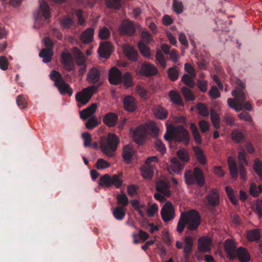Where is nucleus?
Instances as JSON below:
<instances>
[{"label": "nucleus", "mask_w": 262, "mask_h": 262, "mask_svg": "<svg viewBox=\"0 0 262 262\" xmlns=\"http://www.w3.org/2000/svg\"><path fill=\"white\" fill-rule=\"evenodd\" d=\"M187 222V228L189 230L194 231L198 229L201 224V217L199 212L191 210L188 212H183Z\"/></svg>", "instance_id": "7"}, {"label": "nucleus", "mask_w": 262, "mask_h": 262, "mask_svg": "<svg viewBox=\"0 0 262 262\" xmlns=\"http://www.w3.org/2000/svg\"><path fill=\"white\" fill-rule=\"evenodd\" d=\"M122 173L120 174H114L111 177L108 174H105L100 178L98 184L99 186L108 188L114 185L116 188H120L123 183V181L120 179V176Z\"/></svg>", "instance_id": "6"}, {"label": "nucleus", "mask_w": 262, "mask_h": 262, "mask_svg": "<svg viewBox=\"0 0 262 262\" xmlns=\"http://www.w3.org/2000/svg\"><path fill=\"white\" fill-rule=\"evenodd\" d=\"M231 137L234 142L236 143H240L242 142L244 139V136L243 134L239 131L238 130H233L231 134Z\"/></svg>", "instance_id": "52"}, {"label": "nucleus", "mask_w": 262, "mask_h": 262, "mask_svg": "<svg viewBox=\"0 0 262 262\" xmlns=\"http://www.w3.org/2000/svg\"><path fill=\"white\" fill-rule=\"evenodd\" d=\"M212 241L208 236H203L198 240V248L200 251L205 253L210 250V246Z\"/></svg>", "instance_id": "20"}, {"label": "nucleus", "mask_w": 262, "mask_h": 262, "mask_svg": "<svg viewBox=\"0 0 262 262\" xmlns=\"http://www.w3.org/2000/svg\"><path fill=\"white\" fill-rule=\"evenodd\" d=\"M123 105L124 109L130 112H135L137 108L135 99L130 95L125 97L123 99Z\"/></svg>", "instance_id": "21"}, {"label": "nucleus", "mask_w": 262, "mask_h": 262, "mask_svg": "<svg viewBox=\"0 0 262 262\" xmlns=\"http://www.w3.org/2000/svg\"><path fill=\"white\" fill-rule=\"evenodd\" d=\"M108 80L111 84L118 85L122 82V74L117 67L111 68L108 73Z\"/></svg>", "instance_id": "16"}, {"label": "nucleus", "mask_w": 262, "mask_h": 262, "mask_svg": "<svg viewBox=\"0 0 262 262\" xmlns=\"http://www.w3.org/2000/svg\"><path fill=\"white\" fill-rule=\"evenodd\" d=\"M193 150L197 161L202 165L206 164L207 161L203 150L199 146H193Z\"/></svg>", "instance_id": "29"}, {"label": "nucleus", "mask_w": 262, "mask_h": 262, "mask_svg": "<svg viewBox=\"0 0 262 262\" xmlns=\"http://www.w3.org/2000/svg\"><path fill=\"white\" fill-rule=\"evenodd\" d=\"M253 169L262 180V162L258 159H255L253 163Z\"/></svg>", "instance_id": "49"}, {"label": "nucleus", "mask_w": 262, "mask_h": 262, "mask_svg": "<svg viewBox=\"0 0 262 262\" xmlns=\"http://www.w3.org/2000/svg\"><path fill=\"white\" fill-rule=\"evenodd\" d=\"M181 81L191 89H193L195 83L193 79L190 77V76L187 74H185L182 76Z\"/></svg>", "instance_id": "55"}, {"label": "nucleus", "mask_w": 262, "mask_h": 262, "mask_svg": "<svg viewBox=\"0 0 262 262\" xmlns=\"http://www.w3.org/2000/svg\"><path fill=\"white\" fill-rule=\"evenodd\" d=\"M59 24L63 29H69L75 24L73 18L68 16H64L60 18Z\"/></svg>", "instance_id": "33"}, {"label": "nucleus", "mask_w": 262, "mask_h": 262, "mask_svg": "<svg viewBox=\"0 0 262 262\" xmlns=\"http://www.w3.org/2000/svg\"><path fill=\"white\" fill-rule=\"evenodd\" d=\"M184 178L186 183L188 185L196 184L202 187L205 183V176L203 171L199 167H194L193 173L190 171L185 172Z\"/></svg>", "instance_id": "4"}, {"label": "nucleus", "mask_w": 262, "mask_h": 262, "mask_svg": "<svg viewBox=\"0 0 262 262\" xmlns=\"http://www.w3.org/2000/svg\"><path fill=\"white\" fill-rule=\"evenodd\" d=\"M167 74L169 78L172 81H176L179 77V71L175 66L168 69Z\"/></svg>", "instance_id": "45"}, {"label": "nucleus", "mask_w": 262, "mask_h": 262, "mask_svg": "<svg viewBox=\"0 0 262 262\" xmlns=\"http://www.w3.org/2000/svg\"><path fill=\"white\" fill-rule=\"evenodd\" d=\"M111 35V32L108 29L104 27L99 30L98 36L100 39L105 40L109 38Z\"/></svg>", "instance_id": "57"}, {"label": "nucleus", "mask_w": 262, "mask_h": 262, "mask_svg": "<svg viewBox=\"0 0 262 262\" xmlns=\"http://www.w3.org/2000/svg\"><path fill=\"white\" fill-rule=\"evenodd\" d=\"M156 189L165 196H170L171 193L169 186L167 182L162 180H159L156 182Z\"/></svg>", "instance_id": "22"}, {"label": "nucleus", "mask_w": 262, "mask_h": 262, "mask_svg": "<svg viewBox=\"0 0 262 262\" xmlns=\"http://www.w3.org/2000/svg\"><path fill=\"white\" fill-rule=\"evenodd\" d=\"M190 129L194 140L198 144H201L202 139L196 126L194 123H192L190 125Z\"/></svg>", "instance_id": "41"}, {"label": "nucleus", "mask_w": 262, "mask_h": 262, "mask_svg": "<svg viewBox=\"0 0 262 262\" xmlns=\"http://www.w3.org/2000/svg\"><path fill=\"white\" fill-rule=\"evenodd\" d=\"M172 131L174 133V141L182 143L185 145L189 144L190 137L188 130L182 125H172Z\"/></svg>", "instance_id": "8"}, {"label": "nucleus", "mask_w": 262, "mask_h": 262, "mask_svg": "<svg viewBox=\"0 0 262 262\" xmlns=\"http://www.w3.org/2000/svg\"><path fill=\"white\" fill-rule=\"evenodd\" d=\"M87 80L89 83L93 84V85L89 87L97 91L102 84L100 81V72L99 70L94 67L92 68L88 73Z\"/></svg>", "instance_id": "9"}, {"label": "nucleus", "mask_w": 262, "mask_h": 262, "mask_svg": "<svg viewBox=\"0 0 262 262\" xmlns=\"http://www.w3.org/2000/svg\"><path fill=\"white\" fill-rule=\"evenodd\" d=\"M155 146L158 150L160 151L161 154H164L166 151V147L163 142L159 139H157L155 141Z\"/></svg>", "instance_id": "63"}, {"label": "nucleus", "mask_w": 262, "mask_h": 262, "mask_svg": "<svg viewBox=\"0 0 262 262\" xmlns=\"http://www.w3.org/2000/svg\"><path fill=\"white\" fill-rule=\"evenodd\" d=\"M193 246V238L191 236H187L185 238V245L183 248L184 259L188 260L192 251Z\"/></svg>", "instance_id": "24"}, {"label": "nucleus", "mask_w": 262, "mask_h": 262, "mask_svg": "<svg viewBox=\"0 0 262 262\" xmlns=\"http://www.w3.org/2000/svg\"><path fill=\"white\" fill-rule=\"evenodd\" d=\"M154 114L157 118L161 120L166 119L168 116V112L166 110L160 105L155 107Z\"/></svg>", "instance_id": "30"}, {"label": "nucleus", "mask_w": 262, "mask_h": 262, "mask_svg": "<svg viewBox=\"0 0 262 262\" xmlns=\"http://www.w3.org/2000/svg\"><path fill=\"white\" fill-rule=\"evenodd\" d=\"M185 215L183 214V212L181 213L177 224V231L180 233H182L184 231L185 226H187V222H186Z\"/></svg>", "instance_id": "47"}, {"label": "nucleus", "mask_w": 262, "mask_h": 262, "mask_svg": "<svg viewBox=\"0 0 262 262\" xmlns=\"http://www.w3.org/2000/svg\"><path fill=\"white\" fill-rule=\"evenodd\" d=\"M51 79L54 81L55 86L58 89L61 95L68 94L71 96L73 94V90L70 85L67 84L63 79L61 74L57 71L52 70L50 73Z\"/></svg>", "instance_id": "3"}, {"label": "nucleus", "mask_w": 262, "mask_h": 262, "mask_svg": "<svg viewBox=\"0 0 262 262\" xmlns=\"http://www.w3.org/2000/svg\"><path fill=\"white\" fill-rule=\"evenodd\" d=\"M16 101L18 106L20 108L23 109L26 107L28 102L26 97L24 95L17 96Z\"/></svg>", "instance_id": "53"}, {"label": "nucleus", "mask_w": 262, "mask_h": 262, "mask_svg": "<svg viewBox=\"0 0 262 262\" xmlns=\"http://www.w3.org/2000/svg\"><path fill=\"white\" fill-rule=\"evenodd\" d=\"M231 94L235 98H228V104L230 107L234 110L236 112H239L243 109V103L247 99L246 94L243 91H237L236 90H233Z\"/></svg>", "instance_id": "5"}, {"label": "nucleus", "mask_w": 262, "mask_h": 262, "mask_svg": "<svg viewBox=\"0 0 262 262\" xmlns=\"http://www.w3.org/2000/svg\"><path fill=\"white\" fill-rule=\"evenodd\" d=\"M182 93L187 101H193L195 98L191 90L187 87L183 86L182 88Z\"/></svg>", "instance_id": "40"}, {"label": "nucleus", "mask_w": 262, "mask_h": 262, "mask_svg": "<svg viewBox=\"0 0 262 262\" xmlns=\"http://www.w3.org/2000/svg\"><path fill=\"white\" fill-rule=\"evenodd\" d=\"M53 54V50L50 49H42L39 53V56L43 58L42 61L44 63H47L51 61Z\"/></svg>", "instance_id": "32"}, {"label": "nucleus", "mask_w": 262, "mask_h": 262, "mask_svg": "<svg viewBox=\"0 0 262 262\" xmlns=\"http://www.w3.org/2000/svg\"><path fill=\"white\" fill-rule=\"evenodd\" d=\"M156 58L162 68L163 69H165L166 67L165 59L163 53L160 50H158L157 51L156 54Z\"/></svg>", "instance_id": "56"}, {"label": "nucleus", "mask_w": 262, "mask_h": 262, "mask_svg": "<svg viewBox=\"0 0 262 262\" xmlns=\"http://www.w3.org/2000/svg\"><path fill=\"white\" fill-rule=\"evenodd\" d=\"M210 119L215 129H219L220 128V118L213 109L210 110Z\"/></svg>", "instance_id": "39"}, {"label": "nucleus", "mask_w": 262, "mask_h": 262, "mask_svg": "<svg viewBox=\"0 0 262 262\" xmlns=\"http://www.w3.org/2000/svg\"><path fill=\"white\" fill-rule=\"evenodd\" d=\"M260 237V233L258 230H250L247 233V238L249 241L253 242L257 241Z\"/></svg>", "instance_id": "51"}, {"label": "nucleus", "mask_w": 262, "mask_h": 262, "mask_svg": "<svg viewBox=\"0 0 262 262\" xmlns=\"http://www.w3.org/2000/svg\"><path fill=\"white\" fill-rule=\"evenodd\" d=\"M171 167L174 172H179L183 169V164L176 158H173L171 160Z\"/></svg>", "instance_id": "43"}, {"label": "nucleus", "mask_w": 262, "mask_h": 262, "mask_svg": "<svg viewBox=\"0 0 262 262\" xmlns=\"http://www.w3.org/2000/svg\"><path fill=\"white\" fill-rule=\"evenodd\" d=\"M97 107L96 103H93L89 107L83 109L80 113V118L83 120L87 119L95 113Z\"/></svg>", "instance_id": "26"}, {"label": "nucleus", "mask_w": 262, "mask_h": 262, "mask_svg": "<svg viewBox=\"0 0 262 262\" xmlns=\"http://www.w3.org/2000/svg\"><path fill=\"white\" fill-rule=\"evenodd\" d=\"M141 172L143 178L150 179L154 174V167L151 165L144 166L141 168Z\"/></svg>", "instance_id": "36"}, {"label": "nucleus", "mask_w": 262, "mask_h": 262, "mask_svg": "<svg viewBox=\"0 0 262 262\" xmlns=\"http://www.w3.org/2000/svg\"><path fill=\"white\" fill-rule=\"evenodd\" d=\"M118 120V115L114 113L110 112L106 114L103 118V123L110 127L115 126Z\"/></svg>", "instance_id": "23"}, {"label": "nucleus", "mask_w": 262, "mask_h": 262, "mask_svg": "<svg viewBox=\"0 0 262 262\" xmlns=\"http://www.w3.org/2000/svg\"><path fill=\"white\" fill-rule=\"evenodd\" d=\"M236 252V258H238L241 262H249L250 261V254L246 248L240 247Z\"/></svg>", "instance_id": "27"}, {"label": "nucleus", "mask_w": 262, "mask_h": 262, "mask_svg": "<svg viewBox=\"0 0 262 262\" xmlns=\"http://www.w3.org/2000/svg\"><path fill=\"white\" fill-rule=\"evenodd\" d=\"M161 215L165 222H168L174 219V209L171 202L168 201L165 203L161 210Z\"/></svg>", "instance_id": "10"}, {"label": "nucleus", "mask_w": 262, "mask_h": 262, "mask_svg": "<svg viewBox=\"0 0 262 262\" xmlns=\"http://www.w3.org/2000/svg\"><path fill=\"white\" fill-rule=\"evenodd\" d=\"M169 97L170 100L174 103L180 105H183V102L180 95L174 90L169 92Z\"/></svg>", "instance_id": "34"}, {"label": "nucleus", "mask_w": 262, "mask_h": 262, "mask_svg": "<svg viewBox=\"0 0 262 262\" xmlns=\"http://www.w3.org/2000/svg\"><path fill=\"white\" fill-rule=\"evenodd\" d=\"M95 166L98 169H103L110 167V164L103 159L97 160Z\"/></svg>", "instance_id": "59"}, {"label": "nucleus", "mask_w": 262, "mask_h": 262, "mask_svg": "<svg viewBox=\"0 0 262 262\" xmlns=\"http://www.w3.org/2000/svg\"><path fill=\"white\" fill-rule=\"evenodd\" d=\"M121 34L132 36L136 33V28L133 21L129 19L123 20L119 28Z\"/></svg>", "instance_id": "12"}, {"label": "nucleus", "mask_w": 262, "mask_h": 262, "mask_svg": "<svg viewBox=\"0 0 262 262\" xmlns=\"http://www.w3.org/2000/svg\"><path fill=\"white\" fill-rule=\"evenodd\" d=\"M134 149L130 145H125L123 148L122 156L125 162L128 163L134 155Z\"/></svg>", "instance_id": "28"}, {"label": "nucleus", "mask_w": 262, "mask_h": 262, "mask_svg": "<svg viewBox=\"0 0 262 262\" xmlns=\"http://www.w3.org/2000/svg\"><path fill=\"white\" fill-rule=\"evenodd\" d=\"M40 10L46 19H48L50 17L49 6L43 0L40 2Z\"/></svg>", "instance_id": "37"}, {"label": "nucleus", "mask_w": 262, "mask_h": 262, "mask_svg": "<svg viewBox=\"0 0 262 262\" xmlns=\"http://www.w3.org/2000/svg\"><path fill=\"white\" fill-rule=\"evenodd\" d=\"M225 250L228 258L231 260L236 259V251L238 248H236L235 242L231 239L228 238L225 242Z\"/></svg>", "instance_id": "15"}, {"label": "nucleus", "mask_w": 262, "mask_h": 262, "mask_svg": "<svg viewBox=\"0 0 262 262\" xmlns=\"http://www.w3.org/2000/svg\"><path fill=\"white\" fill-rule=\"evenodd\" d=\"M138 46L141 54L143 56L145 57L150 56V53L149 49L144 42L140 41Z\"/></svg>", "instance_id": "48"}, {"label": "nucleus", "mask_w": 262, "mask_h": 262, "mask_svg": "<svg viewBox=\"0 0 262 262\" xmlns=\"http://www.w3.org/2000/svg\"><path fill=\"white\" fill-rule=\"evenodd\" d=\"M196 108L199 111V114L200 115L204 117H207L209 116V111L205 104L198 103L196 105Z\"/></svg>", "instance_id": "58"}, {"label": "nucleus", "mask_w": 262, "mask_h": 262, "mask_svg": "<svg viewBox=\"0 0 262 262\" xmlns=\"http://www.w3.org/2000/svg\"><path fill=\"white\" fill-rule=\"evenodd\" d=\"M121 0H105L107 7L111 9H119L121 6Z\"/></svg>", "instance_id": "50"}, {"label": "nucleus", "mask_w": 262, "mask_h": 262, "mask_svg": "<svg viewBox=\"0 0 262 262\" xmlns=\"http://www.w3.org/2000/svg\"><path fill=\"white\" fill-rule=\"evenodd\" d=\"M172 8L174 11L178 14L182 13L184 9L183 4L182 2L178 0H174L173 1Z\"/></svg>", "instance_id": "54"}, {"label": "nucleus", "mask_w": 262, "mask_h": 262, "mask_svg": "<svg viewBox=\"0 0 262 262\" xmlns=\"http://www.w3.org/2000/svg\"><path fill=\"white\" fill-rule=\"evenodd\" d=\"M82 137L83 139V145L85 147H89L91 146L92 138L90 134L88 132L83 133L82 134Z\"/></svg>", "instance_id": "60"}, {"label": "nucleus", "mask_w": 262, "mask_h": 262, "mask_svg": "<svg viewBox=\"0 0 262 262\" xmlns=\"http://www.w3.org/2000/svg\"><path fill=\"white\" fill-rule=\"evenodd\" d=\"M61 62L64 68L69 72L74 69L72 54L67 49L64 50L61 54Z\"/></svg>", "instance_id": "14"}, {"label": "nucleus", "mask_w": 262, "mask_h": 262, "mask_svg": "<svg viewBox=\"0 0 262 262\" xmlns=\"http://www.w3.org/2000/svg\"><path fill=\"white\" fill-rule=\"evenodd\" d=\"M238 159L239 160L238 166L234 158L229 156L228 158L227 162L230 171V174L233 179L236 180L238 175L243 181H246L247 171L245 166L248 165V161L246 158V153L244 151L238 152Z\"/></svg>", "instance_id": "1"}, {"label": "nucleus", "mask_w": 262, "mask_h": 262, "mask_svg": "<svg viewBox=\"0 0 262 262\" xmlns=\"http://www.w3.org/2000/svg\"><path fill=\"white\" fill-rule=\"evenodd\" d=\"M116 199L118 204L120 205L119 206L125 208L128 205L129 203L128 199L125 193H122L117 195Z\"/></svg>", "instance_id": "46"}, {"label": "nucleus", "mask_w": 262, "mask_h": 262, "mask_svg": "<svg viewBox=\"0 0 262 262\" xmlns=\"http://www.w3.org/2000/svg\"><path fill=\"white\" fill-rule=\"evenodd\" d=\"M205 198L207 200L209 205L212 207L217 206L220 204V197L216 188L211 189Z\"/></svg>", "instance_id": "18"}, {"label": "nucleus", "mask_w": 262, "mask_h": 262, "mask_svg": "<svg viewBox=\"0 0 262 262\" xmlns=\"http://www.w3.org/2000/svg\"><path fill=\"white\" fill-rule=\"evenodd\" d=\"M177 155L179 159L184 163H187L190 160L189 154L188 151L184 149L181 148L177 152Z\"/></svg>", "instance_id": "38"}, {"label": "nucleus", "mask_w": 262, "mask_h": 262, "mask_svg": "<svg viewBox=\"0 0 262 262\" xmlns=\"http://www.w3.org/2000/svg\"><path fill=\"white\" fill-rule=\"evenodd\" d=\"M113 52V47L112 44L108 41L102 42L98 49V52L102 58L107 59Z\"/></svg>", "instance_id": "19"}, {"label": "nucleus", "mask_w": 262, "mask_h": 262, "mask_svg": "<svg viewBox=\"0 0 262 262\" xmlns=\"http://www.w3.org/2000/svg\"><path fill=\"white\" fill-rule=\"evenodd\" d=\"M119 142V138L115 134H109L107 138L100 141L101 151L108 157H114Z\"/></svg>", "instance_id": "2"}, {"label": "nucleus", "mask_w": 262, "mask_h": 262, "mask_svg": "<svg viewBox=\"0 0 262 262\" xmlns=\"http://www.w3.org/2000/svg\"><path fill=\"white\" fill-rule=\"evenodd\" d=\"M114 217L117 220H122L126 214V211L124 207L117 206L113 211Z\"/></svg>", "instance_id": "35"}, {"label": "nucleus", "mask_w": 262, "mask_h": 262, "mask_svg": "<svg viewBox=\"0 0 262 262\" xmlns=\"http://www.w3.org/2000/svg\"><path fill=\"white\" fill-rule=\"evenodd\" d=\"M164 139L170 142L172 140L174 141V133L172 131V125L171 127H168L167 129V132L164 135Z\"/></svg>", "instance_id": "61"}, {"label": "nucleus", "mask_w": 262, "mask_h": 262, "mask_svg": "<svg viewBox=\"0 0 262 262\" xmlns=\"http://www.w3.org/2000/svg\"><path fill=\"white\" fill-rule=\"evenodd\" d=\"M122 82L126 88L133 85L132 75L129 72H126L122 75Z\"/></svg>", "instance_id": "44"}, {"label": "nucleus", "mask_w": 262, "mask_h": 262, "mask_svg": "<svg viewBox=\"0 0 262 262\" xmlns=\"http://www.w3.org/2000/svg\"><path fill=\"white\" fill-rule=\"evenodd\" d=\"M250 194L254 197H257L259 193H262V185L257 186L254 183H252L249 189Z\"/></svg>", "instance_id": "42"}, {"label": "nucleus", "mask_w": 262, "mask_h": 262, "mask_svg": "<svg viewBox=\"0 0 262 262\" xmlns=\"http://www.w3.org/2000/svg\"><path fill=\"white\" fill-rule=\"evenodd\" d=\"M126 56L130 60L136 61L138 58V53L135 49L129 46H125L123 48Z\"/></svg>", "instance_id": "31"}, {"label": "nucleus", "mask_w": 262, "mask_h": 262, "mask_svg": "<svg viewBox=\"0 0 262 262\" xmlns=\"http://www.w3.org/2000/svg\"><path fill=\"white\" fill-rule=\"evenodd\" d=\"M96 92L88 87L76 95V100L82 105H85L91 99L93 95Z\"/></svg>", "instance_id": "11"}, {"label": "nucleus", "mask_w": 262, "mask_h": 262, "mask_svg": "<svg viewBox=\"0 0 262 262\" xmlns=\"http://www.w3.org/2000/svg\"><path fill=\"white\" fill-rule=\"evenodd\" d=\"M94 29L90 27L86 29L82 33L80 36V40L84 44H89L93 40Z\"/></svg>", "instance_id": "25"}, {"label": "nucleus", "mask_w": 262, "mask_h": 262, "mask_svg": "<svg viewBox=\"0 0 262 262\" xmlns=\"http://www.w3.org/2000/svg\"><path fill=\"white\" fill-rule=\"evenodd\" d=\"M147 136L146 127L140 125L138 126L133 133V138L134 141L138 145L143 144Z\"/></svg>", "instance_id": "13"}, {"label": "nucleus", "mask_w": 262, "mask_h": 262, "mask_svg": "<svg viewBox=\"0 0 262 262\" xmlns=\"http://www.w3.org/2000/svg\"><path fill=\"white\" fill-rule=\"evenodd\" d=\"M158 73L156 67L149 63L144 62L141 67L139 74L143 76L151 77L157 75Z\"/></svg>", "instance_id": "17"}, {"label": "nucleus", "mask_w": 262, "mask_h": 262, "mask_svg": "<svg viewBox=\"0 0 262 262\" xmlns=\"http://www.w3.org/2000/svg\"><path fill=\"white\" fill-rule=\"evenodd\" d=\"M238 117L240 120L253 123V119L250 114L247 112H243L238 114Z\"/></svg>", "instance_id": "62"}, {"label": "nucleus", "mask_w": 262, "mask_h": 262, "mask_svg": "<svg viewBox=\"0 0 262 262\" xmlns=\"http://www.w3.org/2000/svg\"><path fill=\"white\" fill-rule=\"evenodd\" d=\"M9 62L7 58L4 56H0V69L2 70L5 71L8 69Z\"/></svg>", "instance_id": "64"}]
</instances>
